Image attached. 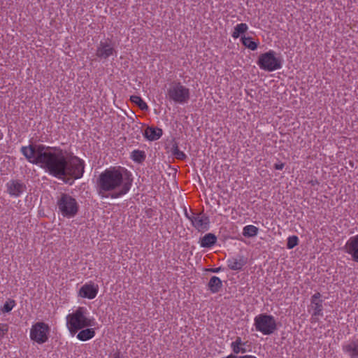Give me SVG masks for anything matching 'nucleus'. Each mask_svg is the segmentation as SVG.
<instances>
[{"label":"nucleus","instance_id":"nucleus-1","mask_svg":"<svg viewBox=\"0 0 358 358\" xmlns=\"http://www.w3.org/2000/svg\"><path fill=\"white\" fill-rule=\"evenodd\" d=\"M28 162L39 165L45 172L58 178L66 176L80 178L84 172L83 161L59 148L41 144H31L21 148Z\"/></svg>","mask_w":358,"mask_h":358},{"label":"nucleus","instance_id":"nucleus-2","mask_svg":"<svg viewBox=\"0 0 358 358\" xmlns=\"http://www.w3.org/2000/svg\"><path fill=\"white\" fill-rule=\"evenodd\" d=\"M132 182V175L127 169L122 166L110 167L99 175V194L112 199L120 198L129 192Z\"/></svg>","mask_w":358,"mask_h":358},{"label":"nucleus","instance_id":"nucleus-3","mask_svg":"<svg viewBox=\"0 0 358 358\" xmlns=\"http://www.w3.org/2000/svg\"><path fill=\"white\" fill-rule=\"evenodd\" d=\"M66 325L70 334L75 336L85 327L96 326L97 322L87 308L79 306L66 316Z\"/></svg>","mask_w":358,"mask_h":358},{"label":"nucleus","instance_id":"nucleus-4","mask_svg":"<svg viewBox=\"0 0 358 358\" xmlns=\"http://www.w3.org/2000/svg\"><path fill=\"white\" fill-rule=\"evenodd\" d=\"M56 208L57 213L66 218L74 217L79 210L76 199L67 193H62L57 198Z\"/></svg>","mask_w":358,"mask_h":358},{"label":"nucleus","instance_id":"nucleus-5","mask_svg":"<svg viewBox=\"0 0 358 358\" xmlns=\"http://www.w3.org/2000/svg\"><path fill=\"white\" fill-rule=\"evenodd\" d=\"M254 327L257 331L262 333L263 335H271L277 329L274 317L267 314H259L255 316Z\"/></svg>","mask_w":358,"mask_h":358},{"label":"nucleus","instance_id":"nucleus-6","mask_svg":"<svg viewBox=\"0 0 358 358\" xmlns=\"http://www.w3.org/2000/svg\"><path fill=\"white\" fill-rule=\"evenodd\" d=\"M166 97L175 103L183 104L189 99V90L180 83H173L167 89Z\"/></svg>","mask_w":358,"mask_h":358},{"label":"nucleus","instance_id":"nucleus-7","mask_svg":"<svg viewBox=\"0 0 358 358\" xmlns=\"http://www.w3.org/2000/svg\"><path fill=\"white\" fill-rule=\"evenodd\" d=\"M257 64L261 69L270 72L278 70L282 67L281 59L276 56L273 50L262 54L259 57Z\"/></svg>","mask_w":358,"mask_h":358},{"label":"nucleus","instance_id":"nucleus-8","mask_svg":"<svg viewBox=\"0 0 358 358\" xmlns=\"http://www.w3.org/2000/svg\"><path fill=\"white\" fill-rule=\"evenodd\" d=\"M50 327L44 322H36L30 329V338L38 344L48 341L50 334Z\"/></svg>","mask_w":358,"mask_h":358},{"label":"nucleus","instance_id":"nucleus-9","mask_svg":"<svg viewBox=\"0 0 358 358\" xmlns=\"http://www.w3.org/2000/svg\"><path fill=\"white\" fill-rule=\"evenodd\" d=\"M98 292V285L90 281L79 289L78 294L83 299H93L96 296Z\"/></svg>","mask_w":358,"mask_h":358},{"label":"nucleus","instance_id":"nucleus-10","mask_svg":"<svg viewBox=\"0 0 358 358\" xmlns=\"http://www.w3.org/2000/svg\"><path fill=\"white\" fill-rule=\"evenodd\" d=\"M344 249L345 252L351 256L352 259L358 263V235L349 238Z\"/></svg>","mask_w":358,"mask_h":358},{"label":"nucleus","instance_id":"nucleus-11","mask_svg":"<svg viewBox=\"0 0 358 358\" xmlns=\"http://www.w3.org/2000/svg\"><path fill=\"white\" fill-rule=\"evenodd\" d=\"M188 218L196 229L199 231L208 229V219L203 213L193 214Z\"/></svg>","mask_w":358,"mask_h":358},{"label":"nucleus","instance_id":"nucleus-12","mask_svg":"<svg viewBox=\"0 0 358 358\" xmlns=\"http://www.w3.org/2000/svg\"><path fill=\"white\" fill-rule=\"evenodd\" d=\"M8 194L15 197L20 196L25 190L24 184L19 180H10L6 183Z\"/></svg>","mask_w":358,"mask_h":358},{"label":"nucleus","instance_id":"nucleus-13","mask_svg":"<svg viewBox=\"0 0 358 358\" xmlns=\"http://www.w3.org/2000/svg\"><path fill=\"white\" fill-rule=\"evenodd\" d=\"M97 329L96 326L85 327L76 333V338L83 342L90 341L95 336Z\"/></svg>","mask_w":358,"mask_h":358},{"label":"nucleus","instance_id":"nucleus-14","mask_svg":"<svg viewBox=\"0 0 358 358\" xmlns=\"http://www.w3.org/2000/svg\"><path fill=\"white\" fill-rule=\"evenodd\" d=\"M343 351L350 358H358V339L349 341L343 344Z\"/></svg>","mask_w":358,"mask_h":358},{"label":"nucleus","instance_id":"nucleus-15","mask_svg":"<svg viewBox=\"0 0 358 358\" xmlns=\"http://www.w3.org/2000/svg\"><path fill=\"white\" fill-rule=\"evenodd\" d=\"M114 52L112 45L107 42H101L97 48L96 55L101 58H107Z\"/></svg>","mask_w":358,"mask_h":358},{"label":"nucleus","instance_id":"nucleus-16","mask_svg":"<svg viewBox=\"0 0 358 358\" xmlns=\"http://www.w3.org/2000/svg\"><path fill=\"white\" fill-rule=\"evenodd\" d=\"M322 301L320 300V294L315 293L311 299V307L313 310V316L322 315Z\"/></svg>","mask_w":358,"mask_h":358},{"label":"nucleus","instance_id":"nucleus-17","mask_svg":"<svg viewBox=\"0 0 358 358\" xmlns=\"http://www.w3.org/2000/svg\"><path fill=\"white\" fill-rule=\"evenodd\" d=\"M246 263L245 259L243 257H234L228 259L227 266L234 271L242 269Z\"/></svg>","mask_w":358,"mask_h":358},{"label":"nucleus","instance_id":"nucleus-18","mask_svg":"<svg viewBox=\"0 0 358 358\" xmlns=\"http://www.w3.org/2000/svg\"><path fill=\"white\" fill-rule=\"evenodd\" d=\"M246 342H243L240 337H237L234 341L231 343V348L235 354H244L247 352L245 348Z\"/></svg>","mask_w":358,"mask_h":358},{"label":"nucleus","instance_id":"nucleus-19","mask_svg":"<svg viewBox=\"0 0 358 358\" xmlns=\"http://www.w3.org/2000/svg\"><path fill=\"white\" fill-rule=\"evenodd\" d=\"M144 135L150 141H156L162 136V130L156 127H148L145 130Z\"/></svg>","mask_w":358,"mask_h":358},{"label":"nucleus","instance_id":"nucleus-20","mask_svg":"<svg viewBox=\"0 0 358 358\" xmlns=\"http://www.w3.org/2000/svg\"><path fill=\"white\" fill-rule=\"evenodd\" d=\"M222 286V280L217 276H213L208 284V289L212 293L218 292Z\"/></svg>","mask_w":358,"mask_h":358},{"label":"nucleus","instance_id":"nucleus-21","mask_svg":"<svg viewBox=\"0 0 358 358\" xmlns=\"http://www.w3.org/2000/svg\"><path fill=\"white\" fill-rule=\"evenodd\" d=\"M216 236L213 234H206L200 241V245L203 248H210L216 242Z\"/></svg>","mask_w":358,"mask_h":358},{"label":"nucleus","instance_id":"nucleus-22","mask_svg":"<svg viewBox=\"0 0 358 358\" xmlns=\"http://www.w3.org/2000/svg\"><path fill=\"white\" fill-rule=\"evenodd\" d=\"M248 29V26L245 23H240L236 24L234 28V31L231 34V36L236 39L239 38L240 36H243L242 35L245 34Z\"/></svg>","mask_w":358,"mask_h":358},{"label":"nucleus","instance_id":"nucleus-23","mask_svg":"<svg viewBox=\"0 0 358 358\" xmlns=\"http://www.w3.org/2000/svg\"><path fill=\"white\" fill-rule=\"evenodd\" d=\"M241 40L243 45L247 48L251 50H257L259 43L254 41L251 37L243 36H241Z\"/></svg>","mask_w":358,"mask_h":358},{"label":"nucleus","instance_id":"nucleus-24","mask_svg":"<svg viewBox=\"0 0 358 358\" xmlns=\"http://www.w3.org/2000/svg\"><path fill=\"white\" fill-rule=\"evenodd\" d=\"M258 234V228L254 225H246L243 229V235L245 237H254Z\"/></svg>","mask_w":358,"mask_h":358},{"label":"nucleus","instance_id":"nucleus-25","mask_svg":"<svg viewBox=\"0 0 358 358\" xmlns=\"http://www.w3.org/2000/svg\"><path fill=\"white\" fill-rule=\"evenodd\" d=\"M15 301L9 299L5 302L2 307H1L0 312L3 313H9L15 307Z\"/></svg>","mask_w":358,"mask_h":358},{"label":"nucleus","instance_id":"nucleus-26","mask_svg":"<svg viewBox=\"0 0 358 358\" xmlns=\"http://www.w3.org/2000/svg\"><path fill=\"white\" fill-rule=\"evenodd\" d=\"M131 157L133 159V161H134L136 162H141L144 160L145 154H144V152L136 150H134L131 152Z\"/></svg>","mask_w":358,"mask_h":358},{"label":"nucleus","instance_id":"nucleus-27","mask_svg":"<svg viewBox=\"0 0 358 358\" xmlns=\"http://www.w3.org/2000/svg\"><path fill=\"white\" fill-rule=\"evenodd\" d=\"M131 101L136 103L142 110H145L148 108L146 103L138 96H131Z\"/></svg>","mask_w":358,"mask_h":358},{"label":"nucleus","instance_id":"nucleus-28","mask_svg":"<svg viewBox=\"0 0 358 358\" xmlns=\"http://www.w3.org/2000/svg\"><path fill=\"white\" fill-rule=\"evenodd\" d=\"M299 238L296 236H289L287 238V248L288 249H292L297 245Z\"/></svg>","mask_w":358,"mask_h":358},{"label":"nucleus","instance_id":"nucleus-29","mask_svg":"<svg viewBox=\"0 0 358 358\" xmlns=\"http://www.w3.org/2000/svg\"><path fill=\"white\" fill-rule=\"evenodd\" d=\"M8 327L6 324L0 323V338H3L8 332Z\"/></svg>","mask_w":358,"mask_h":358},{"label":"nucleus","instance_id":"nucleus-30","mask_svg":"<svg viewBox=\"0 0 358 358\" xmlns=\"http://www.w3.org/2000/svg\"><path fill=\"white\" fill-rule=\"evenodd\" d=\"M174 155L178 159L185 158V155L183 152L179 150L178 148H176L173 151Z\"/></svg>","mask_w":358,"mask_h":358},{"label":"nucleus","instance_id":"nucleus-31","mask_svg":"<svg viewBox=\"0 0 358 358\" xmlns=\"http://www.w3.org/2000/svg\"><path fill=\"white\" fill-rule=\"evenodd\" d=\"M274 167L277 170H282L284 168L283 163H277L274 165Z\"/></svg>","mask_w":358,"mask_h":358},{"label":"nucleus","instance_id":"nucleus-32","mask_svg":"<svg viewBox=\"0 0 358 358\" xmlns=\"http://www.w3.org/2000/svg\"><path fill=\"white\" fill-rule=\"evenodd\" d=\"M238 358H257V357L254 355H247L238 356Z\"/></svg>","mask_w":358,"mask_h":358},{"label":"nucleus","instance_id":"nucleus-33","mask_svg":"<svg viewBox=\"0 0 358 358\" xmlns=\"http://www.w3.org/2000/svg\"><path fill=\"white\" fill-rule=\"evenodd\" d=\"M238 356H236V355H234L232 354L228 355L227 357H223V358H238Z\"/></svg>","mask_w":358,"mask_h":358},{"label":"nucleus","instance_id":"nucleus-34","mask_svg":"<svg viewBox=\"0 0 358 358\" xmlns=\"http://www.w3.org/2000/svg\"><path fill=\"white\" fill-rule=\"evenodd\" d=\"M220 268H215V269H213V272H215V273H217V272H219V271H220Z\"/></svg>","mask_w":358,"mask_h":358},{"label":"nucleus","instance_id":"nucleus-35","mask_svg":"<svg viewBox=\"0 0 358 358\" xmlns=\"http://www.w3.org/2000/svg\"><path fill=\"white\" fill-rule=\"evenodd\" d=\"M3 138V134L0 131V140Z\"/></svg>","mask_w":358,"mask_h":358}]
</instances>
